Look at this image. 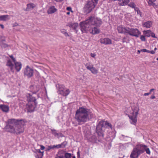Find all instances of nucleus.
I'll use <instances>...</instances> for the list:
<instances>
[{
	"mask_svg": "<svg viewBox=\"0 0 158 158\" xmlns=\"http://www.w3.org/2000/svg\"><path fill=\"white\" fill-rule=\"evenodd\" d=\"M155 98H156V97L154 96H152L150 97V98L152 99H153Z\"/></svg>",
	"mask_w": 158,
	"mask_h": 158,
	"instance_id": "obj_52",
	"label": "nucleus"
},
{
	"mask_svg": "<svg viewBox=\"0 0 158 158\" xmlns=\"http://www.w3.org/2000/svg\"><path fill=\"white\" fill-rule=\"evenodd\" d=\"M155 90L154 89H151L150 90V92H152L153 91H154V90Z\"/></svg>",
	"mask_w": 158,
	"mask_h": 158,
	"instance_id": "obj_58",
	"label": "nucleus"
},
{
	"mask_svg": "<svg viewBox=\"0 0 158 158\" xmlns=\"http://www.w3.org/2000/svg\"><path fill=\"white\" fill-rule=\"evenodd\" d=\"M152 25V23L151 21H148L144 23L143 24V26L144 27L147 28H150Z\"/></svg>",
	"mask_w": 158,
	"mask_h": 158,
	"instance_id": "obj_25",
	"label": "nucleus"
},
{
	"mask_svg": "<svg viewBox=\"0 0 158 158\" xmlns=\"http://www.w3.org/2000/svg\"><path fill=\"white\" fill-rule=\"evenodd\" d=\"M128 6L132 8H135V5L134 2H131L128 4Z\"/></svg>",
	"mask_w": 158,
	"mask_h": 158,
	"instance_id": "obj_35",
	"label": "nucleus"
},
{
	"mask_svg": "<svg viewBox=\"0 0 158 158\" xmlns=\"http://www.w3.org/2000/svg\"><path fill=\"white\" fill-rule=\"evenodd\" d=\"M37 102H28L26 105V108L29 112L34 111L36 107Z\"/></svg>",
	"mask_w": 158,
	"mask_h": 158,
	"instance_id": "obj_10",
	"label": "nucleus"
},
{
	"mask_svg": "<svg viewBox=\"0 0 158 158\" xmlns=\"http://www.w3.org/2000/svg\"><path fill=\"white\" fill-rule=\"evenodd\" d=\"M98 0H88L83 8L84 12L86 14L91 12L98 3Z\"/></svg>",
	"mask_w": 158,
	"mask_h": 158,
	"instance_id": "obj_5",
	"label": "nucleus"
},
{
	"mask_svg": "<svg viewBox=\"0 0 158 158\" xmlns=\"http://www.w3.org/2000/svg\"><path fill=\"white\" fill-rule=\"evenodd\" d=\"M20 122V120L15 119H9L7 120V124L6 126L7 131L9 132V128L10 127H14Z\"/></svg>",
	"mask_w": 158,
	"mask_h": 158,
	"instance_id": "obj_8",
	"label": "nucleus"
},
{
	"mask_svg": "<svg viewBox=\"0 0 158 158\" xmlns=\"http://www.w3.org/2000/svg\"><path fill=\"white\" fill-rule=\"evenodd\" d=\"M146 145L143 144H138L137 145L135 148L138 153L140 155L145 152V148Z\"/></svg>",
	"mask_w": 158,
	"mask_h": 158,
	"instance_id": "obj_12",
	"label": "nucleus"
},
{
	"mask_svg": "<svg viewBox=\"0 0 158 158\" xmlns=\"http://www.w3.org/2000/svg\"><path fill=\"white\" fill-rule=\"evenodd\" d=\"M55 158H64V152L62 150L59 151Z\"/></svg>",
	"mask_w": 158,
	"mask_h": 158,
	"instance_id": "obj_22",
	"label": "nucleus"
},
{
	"mask_svg": "<svg viewBox=\"0 0 158 158\" xmlns=\"http://www.w3.org/2000/svg\"><path fill=\"white\" fill-rule=\"evenodd\" d=\"M151 32L152 31L150 30L144 31L143 33L145 36L149 37L151 36Z\"/></svg>",
	"mask_w": 158,
	"mask_h": 158,
	"instance_id": "obj_28",
	"label": "nucleus"
},
{
	"mask_svg": "<svg viewBox=\"0 0 158 158\" xmlns=\"http://www.w3.org/2000/svg\"><path fill=\"white\" fill-rule=\"evenodd\" d=\"M38 152L39 153H41V155L40 156V157H38V158H42L44 155V152H41L40 150H38Z\"/></svg>",
	"mask_w": 158,
	"mask_h": 158,
	"instance_id": "obj_37",
	"label": "nucleus"
},
{
	"mask_svg": "<svg viewBox=\"0 0 158 158\" xmlns=\"http://www.w3.org/2000/svg\"><path fill=\"white\" fill-rule=\"evenodd\" d=\"M64 33L65 35V36H69V35L66 32H64Z\"/></svg>",
	"mask_w": 158,
	"mask_h": 158,
	"instance_id": "obj_47",
	"label": "nucleus"
},
{
	"mask_svg": "<svg viewBox=\"0 0 158 158\" xmlns=\"http://www.w3.org/2000/svg\"><path fill=\"white\" fill-rule=\"evenodd\" d=\"M90 56H91L93 57V58H94L95 57V56H96V55L95 53H91L90 54Z\"/></svg>",
	"mask_w": 158,
	"mask_h": 158,
	"instance_id": "obj_41",
	"label": "nucleus"
},
{
	"mask_svg": "<svg viewBox=\"0 0 158 158\" xmlns=\"http://www.w3.org/2000/svg\"><path fill=\"white\" fill-rule=\"evenodd\" d=\"M132 112H131L128 117L131 124L135 125L137 122V118L139 114V108L138 106H134L131 107Z\"/></svg>",
	"mask_w": 158,
	"mask_h": 158,
	"instance_id": "obj_4",
	"label": "nucleus"
},
{
	"mask_svg": "<svg viewBox=\"0 0 158 158\" xmlns=\"http://www.w3.org/2000/svg\"><path fill=\"white\" fill-rule=\"evenodd\" d=\"M102 122H99L96 127V131L99 136H103V132L105 129L102 126Z\"/></svg>",
	"mask_w": 158,
	"mask_h": 158,
	"instance_id": "obj_11",
	"label": "nucleus"
},
{
	"mask_svg": "<svg viewBox=\"0 0 158 158\" xmlns=\"http://www.w3.org/2000/svg\"><path fill=\"white\" fill-rule=\"evenodd\" d=\"M145 36L144 35H142L140 36V39L142 41H144L146 40Z\"/></svg>",
	"mask_w": 158,
	"mask_h": 158,
	"instance_id": "obj_38",
	"label": "nucleus"
},
{
	"mask_svg": "<svg viewBox=\"0 0 158 158\" xmlns=\"http://www.w3.org/2000/svg\"><path fill=\"white\" fill-rule=\"evenodd\" d=\"M145 151L146 152V153L150 155L151 154V152L149 149V148L147 147V146H146V147L145 148Z\"/></svg>",
	"mask_w": 158,
	"mask_h": 158,
	"instance_id": "obj_33",
	"label": "nucleus"
},
{
	"mask_svg": "<svg viewBox=\"0 0 158 158\" xmlns=\"http://www.w3.org/2000/svg\"><path fill=\"white\" fill-rule=\"evenodd\" d=\"M14 64L12 63L11 60L9 59L7 60L6 65L9 67L10 68L11 71L13 72L14 71Z\"/></svg>",
	"mask_w": 158,
	"mask_h": 158,
	"instance_id": "obj_20",
	"label": "nucleus"
},
{
	"mask_svg": "<svg viewBox=\"0 0 158 158\" xmlns=\"http://www.w3.org/2000/svg\"><path fill=\"white\" fill-rule=\"evenodd\" d=\"M150 51L148 50L147 49V51H146V52L150 53Z\"/></svg>",
	"mask_w": 158,
	"mask_h": 158,
	"instance_id": "obj_61",
	"label": "nucleus"
},
{
	"mask_svg": "<svg viewBox=\"0 0 158 158\" xmlns=\"http://www.w3.org/2000/svg\"><path fill=\"white\" fill-rule=\"evenodd\" d=\"M141 51L143 52H146L147 51V49H143L141 50Z\"/></svg>",
	"mask_w": 158,
	"mask_h": 158,
	"instance_id": "obj_45",
	"label": "nucleus"
},
{
	"mask_svg": "<svg viewBox=\"0 0 158 158\" xmlns=\"http://www.w3.org/2000/svg\"><path fill=\"white\" fill-rule=\"evenodd\" d=\"M101 19L94 16H90L84 21L81 22L80 23L81 30L82 32H86L89 31L92 34H96L99 33V30L96 27L91 28L92 26L100 27L102 24Z\"/></svg>",
	"mask_w": 158,
	"mask_h": 158,
	"instance_id": "obj_1",
	"label": "nucleus"
},
{
	"mask_svg": "<svg viewBox=\"0 0 158 158\" xmlns=\"http://www.w3.org/2000/svg\"><path fill=\"white\" fill-rule=\"evenodd\" d=\"M25 122L22 120H20V122L14 127H10L9 132L11 133L19 135L23 132L24 129Z\"/></svg>",
	"mask_w": 158,
	"mask_h": 158,
	"instance_id": "obj_3",
	"label": "nucleus"
},
{
	"mask_svg": "<svg viewBox=\"0 0 158 158\" xmlns=\"http://www.w3.org/2000/svg\"><path fill=\"white\" fill-rule=\"evenodd\" d=\"M58 91L60 94L64 96H66L68 95L70 92L69 89H65V86L63 85H59Z\"/></svg>",
	"mask_w": 158,
	"mask_h": 158,
	"instance_id": "obj_7",
	"label": "nucleus"
},
{
	"mask_svg": "<svg viewBox=\"0 0 158 158\" xmlns=\"http://www.w3.org/2000/svg\"><path fill=\"white\" fill-rule=\"evenodd\" d=\"M152 6H153L154 7H155V6H156V5L155 4V3L153 2V4H152Z\"/></svg>",
	"mask_w": 158,
	"mask_h": 158,
	"instance_id": "obj_56",
	"label": "nucleus"
},
{
	"mask_svg": "<svg viewBox=\"0 0 158 158\" xmlns=\"http://www.w3.org/2000/svg\"><path fill=\"white\" fill-rule=\"evenodd\" d=\"M1 46L2 48H6L9 46V45H8L5 43L1 44Z\"/></svg>",
	"mask_w": 158,
	"mask_h": 158,
	"instance_id": "obj_36",
	"label": "nucleus"
},
{
	"mask_svg": "<svg viewBox=\"0 0 158 158\" xmlns=\"http://www.w3.org/2000/svg\"><path fill=\"white\" fill-rule=\"evenodd\" d=\"M151 36L154 38H156V37L155 36V34L154 33L152 32V31L151 32Z\"/></svg>",
	"mask_w": 158,
	"mask_h": 158,
	"instance_id": "obj_39",
	"label": "nucleus"
},
{
	"mask_svg": "<svg viewBox=\"0 0 158 158\" xmlns=\"http://www.w3.org/2000/svg\"><path fill=\"white\" fill-rule=\"evenodd\" d=\"M149 1H152V2H155L156 0H149Z\"/></svg>",
	"mask_w": 158,
	"mask_h": 158,
	"instance_id": "obj_60",
	"label": "nucleus"
},
{
	"mask_svg": "<svg viewBox=\"0 0 158 158\" xmlns=\"http://www.w3.org/2000/svg\"><path fill=\"white\" fill-rule=\"evenodd\" d=\"M40 146L41 147L40 148V149L41 150H44V149L45 148V147L43 146V145H40Z\"/></svg>",
	"mask_w": 158,
	"mask_h": 158,
	"instance_id": "obj_43",
	"label": "nucleus"
},
{
	"mask_svg": "<svg viewBox=\"0 0 158 158\" xmlns=\"http://www.w3.org/2000/svg\"><path fill=\"white\" fill-rule=\"evenodd\" d=\"M150 53L152 54H154L155 53V52L154 51L152 50V51H150Z\"/></svg>",
	"mask_w": 158,
	"mask_h": 158,
	"instance_id": "obj_50",
	"label": "nucleus"
},
{
	"mask_svg": "<svg viewBox=\"0 0 158 158\" xmlns=\"http://www.w3.org/2000/svg\"><path fill=\"white\" fill-rule=\"evenodd\" d=\"M148 95H149V94H148V93H145L144 94V95L145 96H148Z\"/></svg>",
	"mask_w": 158,
	"mask_h": 158,
	"instance_id": "obj_53",
	"label": "nucleus"
},
{
	"mask_svg": "<svg viewBox=\"0 0 158 158\" xmlns=\"http://www.w3.org/2000/svg\"><path fill=\"white\" fill-rule=\"evenodd\" d=\"M70 14V12H67V15H69V14Z\"/></svg>",
	"mask_w": 158,
	"mask_h": 158,
	"instance_id": "obj_63",
	"label": "nucleus"
},
{
	"mask_svg": "<svg viewBox=\"0 0 158 158\" xmlns=\"http://www.w3.org/2000/svg\"><path fill=\"white\" fill-rule=\"evenodd\" d=\"M8 16V15H7L0 16V21H6V19Z\"/></svg>",
	"mask_w": 158,
	"mask_h": 158,
	"instance_id": "obj_31",
	"label": "nucleus"
},
{
	"mask_svg": "<svg viewBox=\"0 0 158 158\" xmlns=\"http://www.w3.org/2000/svg\"><path fill=\"white\" fill-rule=\"evenodd\" d=\"M91 73L93 74H97L98 73V71L94 66L89 70Z\"/></svg>",
	"mask_w": 158,
	"mask_h": 158,
	"instance_id": "obj_29",
	"label": "nucleus"
},
{
	"mask_svg": "<svg viewBox=\"0 0 158 158\" xmlns=\"http://www.w3.org/2000/svg\"><path fill=\"white\" fill-rule=\"evenodd\" d=\"M130 0H120L119 4L121 6H125L127 5L129 2Z\"/></svg>",
	"mask_w": 158,
	"mask_h": 158,
	"instance_id": "obj_26",
	"label": "nucleus"
},
{
	"mask_svg": "<svg viewBox=\"0 0 158 158\" xmlns=\"http://www.w3.org/2000/svg\"><path fill=\"white\" fill-rule=\"evenodd\" d=\"M134 8L135 9V10L136 11H137V10L139 9L138 8H135V7Z\"/></svg>",
	"mask_w": 158,
	"mask_h": 158,
	"instance_id": "obj_57",
	"label": "nucleus"
},
{
	"mask_svg": "<svg viewBox=\"0 0 158 158\" xmlns=\"http://www.w3.org/2000/svg\"><path fill=\"white\" fill-rule=\"evenodd\" d=\"M100 42L105 45L111 44H112L111 40L108 38H101L100 40Z\"/></svg>",
	"mask_w": 158,
	"mask_h": 158,
	"instance_id": "obj_15",
	"label": "nucleus"
},
{
	"mask_svg": "<svg viewBox=\"0 0 158 158\" xmlns=\"http://www.w3.org/2000/svg\"><path fill=\"white\" fill-rule=\"evenodd\" d=\"M36 6V5L33 3H30L27 5L26 9L27 11H29L33 9Z\"/></svg>",
	"mask_w": 158,
	"mask_h": 158,
	"instance_id": "obj_23",
	"label": "nucleus"
},
{
	"mask_svg": "<svg viewBox=\"0 0 158 158\" xmlns=\"http://www.w3.org/2000/svg\"><path fill=\"white\" fill-rule=\"evenodd\" d=\"M34 93H27L26 97L28 102H37L36 99L35 97L34 96Z\"/></svg>",
	"mask_w": 158,
	"mask_h": 158,
	"instance_id": "obj_13",
	"label": "nucleus"
},
{
	"mask_svg": "<svg viewBox=\"0 0 158 158\" xmlns=\"http://www.w3.org/2000/svg\"><path fill=\"white\" fill-rule=\"evenodd\" d=\"M127 34L132 36L138 37L141 32L137 28L128 27Z\"/></svg>",
	"mask_w": 158,
	"mask_h": 158,
	"instance_id": "obj_6",
	"label": "nucleus"
},
{
	"mask_svg": "<svg viewBox=\"0 0 158 158\" xmlns=\"http://www.w3.org/2000/svg\"><path fill=\"white\" fill-rule=\"evenodd\" d=\"M0 26L1 27V28L2 29H3L4 28V26L2 24H0Z\"/></svg>",
	"mask_w": 158,
	"mask_h": 158,
	"instance_id": "obj_54",
	"label": "nucleus"
},
{
	"mask_svg": "<svg viewBox=\"0 0 158 158\" xmlns=\"http://www.w3.org/2000/svg\"><path fill=\"white\" fill-rule=\"evenodd\" d=\"M151 92H150V91L148 93L149 95L150 94H151Z\"/></svg>",
	"mask_w": 158,
	"mask_h": 158,
	"instance_id": "obj_64",
	"label": "nucleus"
},
{
	"mask_svg": "<svg viewBox=\"0 0 158 158\" xmlns=\"http://www.w3.org/2000/svg\"><path fill=\"white\" fill-rule=\"evenodd\" d=\"M57 10V9L54 6H50L47 12L48 14H52L56 12Z\"/></svg>",
	"mask_w": 158,
	"mask_h": 158,
	"instance_id": "obj_19",
	"label": "nucleus"
},
{
	"mask_svg": "<svg viewBox=\"0 0 158 158\" xmlns=\"http://www.w3.org/2000/svg\"><path fill=\"white\" fill-rule=\"evenodd\" d=\"M71 154L69 153H64V158H71Z\"/></svg>",
	"mask_w": 158,
	"mask_h": 158,
	"instance_id": "obj_32",
	"label": "nucleus"
},
{
	"mask_svg": "<svg viewBox=\"0 0 158 158\" xmlns=\"http://www.w3.org/2000/svg\"><path fill=\"white\" fill-rule=\"evenodd\" d=\"M140 155L134 148L132 151L130 157L131 158H138Z\"/></svg>",
	"mask_w": 158,
	"mask_h": 158,
	"instance_id": "obj_16",
	"label": "nucleus"
},
{
	"mask_svg": "<svg viewBox=\"0 0 158 158\" xmlns=\"http://www.w3.org/2000/svg\"><path fill=\"white\" fill-rule=\"evenodd\" d=\"M51 131L52 134L54 135L56 137L59 138L60 137H63V134L61 133H58V131L54 129H51Z\"/></svg>",
	"mask_w": 158,
	"mask_h": 158,
	"instance_id": "obj_17",
	"label": "nucleus"
},
{
	"mask_svg": "<svg viewBox=\"0 0 158 158\" xmlns=\"http://www.w3.org/2000/svg\"><path fill=\"white\" fill-rule=\"evenodd\" d=\"M10 58H11V59H12L13 57V56L12 55H11V56H10Z\"/></svg>",
	"mask_w": 158,
	"mask_h": 158,
	"instance_id": "obj_62",
	"label": "nucleus"
},
{
	"mask_svg": "<svg viewBox=\"0 0 158 158\" xmlns=\"http://www.w3.org/2000/svg\"><path fill=\"white\" fill-rule=\"evenodd\" d=\"M67 143L66 142H64L62 143L61 144H60L61 147V148H64L67 145Z\"/></svg>",
	"mask_w": 158,
	"mask_h": 158,
	"instance_id": "obj_34",
	"label": "nucleus"
},
{
	"mask_svg": "<svg viewBox=\"0 0 158 158\" xmlns=\"http://www.w3.org/2000/svg\"><path fill=\"white\" fill-rule=\"evenodd\" d=\"M128 27H123L122 25L118 26L117 30L119 33L127 34Z\"/></svg>",
	"mask_w": 158,
	"mask_h": 158,
	"instance_id": "obj_14",
	"label": "nucleus"
},
{
	"mask_svg": "<svg viewBox=\"0 0 158 158\" xmlns=\"http://www.w3.org/2000/svg\"><path fill=\"white\" fill-rule=\"evenodd\" d=\"M23 73L25 76L28 78H30L33 75V70L27 65L24 70Z\"/></svg>",
	"mask_w": 158,
	"mask_h": 158,
	"instance_id": "obj_9",
	"label": "nucleus"
},
{
	"mask_svg": "<svg viewBox=\"0 0 158 158\" xmlns=\"http://www.w3.org/2000/svg\"><path fill=\"white\" fill-rule=\"evenodd\" d=\"M136 12L138 14H139L140 15H141V12L139 9L137 10Z\"/></svg>",
	"mask_w": 158,
	"mask_h": 158,
	"instance_id": "obj_44",
	"label": "nucleus"
},
{
	"mask_svg": "<svg viewBox=\"0 0 158 158\" xmlns=\"http://www.w3.org/2000/svg\"><path fill=\"white\" fill-rule=\"evenodd\" d=\"M100 122H102L103 125L102 126L103 127H104V128H106L107 127V126L110 127V128H112V125L111 124L109 123L108 121H105L103 120L101 121Z\"/></svg>",
	"mask_w": 158,
	"mask_h": 158,
	"instance_id": "obj_24",
	"label": "nucleus"
},
{
	"mask_svg": "<svg viewBox=\"0 0 158 158\" xmlns=\"http://www.w3.org/2000/svg\"><path fill=\"white\" fill-rule=\"evenodd\" d=\"M14 64L15 67L17 72H19L22 68V64L20 62H16Z\"/></svg>",
	"mask_w": 158,
	"mask_h": 158,
	"instance_id": "obj_18",
	"label": "nucleus"
},
{
	"mask_svg": "<svg viewBox=\"0 0 158 158\" xmlns=\"http://www.w3.org/2000/svg\"><path fill=\"white\" fill-rule=\"evenodd\" d=\"M85 66L88 70H89L91 69L94 66V65L91 64L90 63H88L85 64Z\"/></svg>",
	"mask_w": 158,
	"mask_h": 158,
	"instance_id": "obj_30",
	"label": "nucleus"
},
{
	"mask_svg": "<svg viewBox=\"0 0 158 158\" xmlns=\"http://www.w3.org/2000/svg\"><path fill=\"white\" fill-rule=\"evenodd\" d=\"M66 10L71 12H73V10H72V8L70 7H67L66 8Z\"/></svg>",
	"mask_w": 158,
	"mask_h": 158,
	"instance_id": "obj_40",
	"label": "nucleus"
},
{
	"mask_svg": "<svg viewBox=\"0 0 158 158\" xmlns=\"http://www.w3.org/2000/svg\"><path fill=\"white\" fill-rule=\"evenodd\" d=\"M52 149L56 148V145H54L52 146Z\"/></svg>",
	"mask_w": 158,
	"mask_h": 158,
	"instance_id": "obj_55",
	"label": "nucleus"
},
{
	"mask_svg": "<svg viewBox=\"0 0 158 158\" xmlns=\"http://www.w3.org/2000/svg\"><path fill=\"white\" fill-rule=\"evenodd\" d=\"M52 149V146H49L48 147V151H49L51 149Z\"/></svg>",
	"mask_w": 158,
	"mask_h": 158,
	"instance_id": "obj_49",
	"label": "nucleus"
},
{
	"mask_svg": "<svg viewBox=\"0 0 158 158\" xmlns=\"http://www.w3.org/2000/svg\"><path fill=\"white\" fill-rule=\"evenodd\" d=\"M57 2H60L63 1L64 0H54Z\"/></svg>",
	"mask_w": 158,
	"mask_h": 158,
	"instance_id": "obj_51",
	"label": "nucleus"
},
{
	"mask_svg": "<svg viewBox=\"0 0 158 158\" xmlns=\"http://www.w3.org/2000/svg\"><path fill=\"white\" fill-rule=\"evenodd\" d=\"M12 60H13V62H14V63H15V62H17L16 61L15 59V58H14V57H13L12 59Z\"/></svg>",
	"mask_w": 158,
	"mask_h": 158,
	"instance_id": "obj_46",
	"label": "nucleus"
},
{
	"mask_svg": "<svg viewBox=\"0 0 158 158\" xmlns=\"http://www.w3.org/2000/svg\"><path fill=\"white\" fill-rule=\"evenodd\" d=\"M56 148H60L61 147L60 144L56 145Z\"/></svg>",
	"mask_w": 158,
	"mask_h": 158,
	"instance_id": "obj_48",
	"label": "nucleus"
},
{
	"mask_svg": "<svg viewBox=\"0 0 158 158\" xmlns=\"http://www.w3.org/2000/svg\"><path fill=\"white\" fill-rule=\"evenodd\" d=\"M140 51H141V50H140H140H138V51H137V53H139V54L140 53Z\"/></svg>",
	"mask_w": 158,
	"mask_h": 158,
	"instance_id": "obj_59",
	"label": "nucleus"
},
{
	"mask_svg": "<svg viewBox=\"0 0 158 158\" xmlns=\"http://www.w3.org/2000/svg\"><path fill=\"white\" fill-rule=\"evenodd\" d=\"M69 26L70 27L76 30L78 26V24L77 23H74L73 24L70 23L69 24Z\"/></svg>",
	"mask_w": 158,
	"mask_h": 158,
	"instance_id": "obj_27",
	"label": "nucleus"
},
{
	"mask_svg": "<svg viewBox=\"0 0 158 158\" xmlns=\"http://www.w3.org/2000/svg\"><path fill=\"white\" fill-rule=\"evenodd\" d=\"M0 108L4 112L7 113L9 111V107L5 105H0Z\"/></svg>",
	"mask_w": 158,
	"mask_h": 158,
	"instance_id": "obj_21",
	"label": "nucleus"
},
{
	"mask_svg": "<svg viewBox=\"0 0 158 158\" xmlns=\"http://www.w3.org/2000/svg\"><path fill=\"white\" fill-rule=\"evenodd\" d=\"M93 114L92 111L84 107H80L76 112L75 119L79 124L86 122L89 118L93 117Z\"/></svg>",
	"mask_w": 158,
	"mask_h": 158,
	"instance_id": "obj_2",
	"label": "nucleus"
},
{
	"mask_svg": "<svg viewBox=\"0 0 158 158\" xmlns=\"http://www.w3.org/2000/svg\"><path fill=\"white\" fill-rule=\"evenodd\" d=\"M154 2L152 1H149L148 2V3L149 6H152V4H153V3Z\"/></svg>",
	"mask_w": 158,
	"mask_h": 158,
	"instance_id": "obj_42",
	"label": "nucleus"
}]
</instances>
